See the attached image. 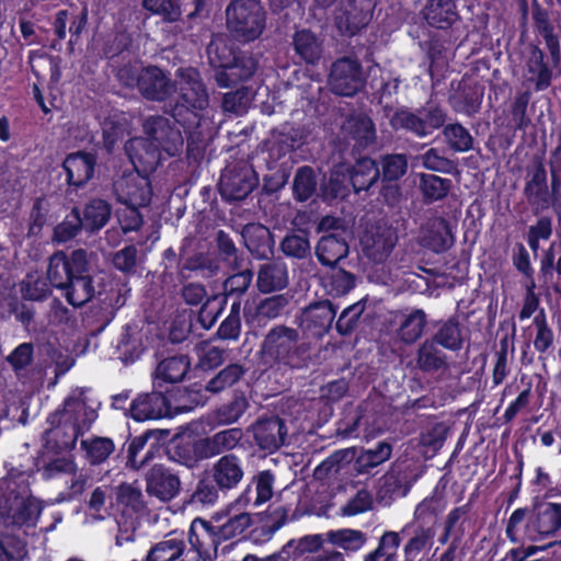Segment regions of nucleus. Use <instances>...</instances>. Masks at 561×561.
<instances>
[{
    "label": "nucleus",
    "mask_w": 561,
    "mask_h": 561,
    "mask_svg": "<svg viewBox=\"0 0 561 561\" xmlns=\"http://www.w3.org/2000/svg\"><path fill=\"white\" fill-rule=\"evenodd\" d=\"M422 14L428 26L440 31L450 30L460 20L455 0H428Z\"/></svg>",
    "instance_id": "nucleus-27"
},
{
    "label": "nucleus",
    "mask_w": 561,
    "mask_h": 561,
    "mask_svg": "<svg viewBox=\"0 0 561 561\" xmlns=\"http://www.w3.org/2000/svg\"><path fill=\"white\" fill-rule=\"evenodd\" d=\"M238 272L231 274L222 284L224 302L241 301L242 297L248 291L252 280L253 271L251 268L237 270Z\"/></svg>",
    "instance_id": "nucleus-53"
},
{
    "label": "nucleus",
    "mask_w": 561,
    "mask_h": 561,
    "mask_svg": "<svg viewBox=\"0 0 561 561\" xmlns=\"http://www.w3.org/2000/svg\"><path fill=\"white\" fill-rule=\"evenodd\" d=\"M170 432L165 430H147L130 439L127 447V465L140 469L152 457V450L165 440Z\"/></svg>",
    "instance_id": "nucleus-22"
},
{
    "label": "nucleus",
    "mask_w": 561,
    "mask_h": 561,
    "mask_svg": "<svg viewBox=\"0 0 561 561\" xmlns=\"http://www.w3.org/2000/svg\"><path fill=\"white\" fill-rule=\"evenodd\" d=\"M526 69L530 75L529 81L534 82L535 91L540 92L551 85L553 72L546 60L543 50L537 45H530L526 60Z\"/></svg>",
    "instance_id": "nucleus-40"
},
{
    "label": "nucleus",
    "mask_w": 561,
    "mask_h": 561,
    "mask_svg": "<svg viewBox=\"0 0 561 561\" xmlns=\"http://www.w3.org/2000/svg\"><path fill=\"white\" fill-rule=\"evenodd\" d=\"M249 408L250 402L245 392L234 389L232 398L215 410V421L218 425L234 424L244 415Z\"/></svg>",
    "instance_id": "nucleus-46"
},
{
    "label": "nucleus",
    "mask_w": 561,
    "mask_h": 561,
    "mask_svg": "<svg viewBox=\"0 0 561 561\" xmlns=\"http://www.w3.org/2000/svg\"><path fill=\"white\" fill-rule=\"evenodd\" d=\"M484 96V87L478 82L461 80L449 98L448 102L456 113L473 117L481 110Z\"/></svg>",
    "instance_id": "nucleus-23"
},
{
    "label": "nucleus",
    "mask_w": 561,
    "mask_h": 561,
    "mask_svg": "<svg viewBox=\"0 0 561 561\" xmlns=\"http://www.w3.org/2000/svg\"><path fill=\"white\" fill-rule=\"evenodd\" d=\"M43 506L33 496L0 504V516L5 523L18 527H34Z\"/></svg>",
    "instance_id": "nucleus-24"
},
{
    "label": "nucleus",
    "mask_w": 561,
    "mask_h": 561,
    "mask_svg": "<svg viewBox=\"0 0 561 561\" xmlns=\"http://www.w3.org/2000/svg\"><path fill=\"white\" fill-rule=\"evenodd\" d=\"M336 311L337 306L329 299L313 301L304 308L299 317V329L305 340H321L328 334Z\"/></svg>",
    "instance_id": "nucleus-9"
},
{
    "label": "nucleus",
    "mask_w": 561,
    "mask_h": 561,
    "mask_svg": "<svg viewBox=\"0 0 561 561\" xmlns=\"http://www.w3.org/2000/svg\"><path fill=\"white\" fill-rule=\"evenodd\" d=\"M167 454L170 460L188 469L196 467L199 461L207 459L206 453L203 450L202 438L175 440L167 447Z\"/></svg>",
    "instance_id": "nucleus-38"
},
{
    "label": "nucleus",
    "mask_w": 561,
    "mask_h": 561,
    "mask_svg": "<svg viewBox=\"0 0 561 561\" xmlns=\"http://www.w3.org/2000/svg\"><path fill=\"white\" fill-rule=\"evenodd\" d=\"M81 447L85 450L91 465L103 463L115 450V444L107 437H93L81 440Z\"/></svg>",
    "instance_id": "nucleus-63"
},
{
    "label": "nucleus",
    "mask_w": 561,
    "mask_h": 561,
    "mask_svg": "<svg viewBox=\"0 0 561 561\" xmlns=\"http://www.w3.org/2000/svg\"><path fill=\"white\" fill-rule=\"evenodd\" d=\"M180 94L169 111L174 122L187 135L186 158L190 163H201L205 156L206 142L197 130L201 124L199 112L208 105V93L201 72L194 67L179 68Z\"/></svg>",
    "instance_id": "nucleus-1"
},
{
    "label": "nucleus",
    "mask_w": 561,
    "mask_h": 561,
    "mask_svg": "<svg viewBox=\"0 0 561 561\" xmlns=\"http://www.w3.org/2000/svg\"><path fill=\"white\" fill-rule=\"evenodd\" d=\"M191 368L188 355L175 354L159 362L154 370L153 385L162 388L163 383L182 381Z\"/></svg>",
    "instance_id": "nucleus-35"
},
{
    "label": "nucleus",
    "mask_w": 561,
    "mask_h": 561,
    "mask_svg": "<svg viewBox=\"0 0 561 561\" xmlns=\"http://www.w3.org/2000/svg\"><path fill=\"white\" fill-rule=\"evenodd\" d=\"M31 473L20 468H12L0 480V504L26 499L31 495Z\"/></svg>",
    "instance_id": "nucleus-34"
},
{
    "label": "nucleus",
    "mask_w": 561,
    "mask_h": 561,
    "mask_svg": "<svg viewBox=\"0 0 561 561\" xmlns=\"http://www.w3.org/2000/svg\"><path fill=\"white\" fill-rule=\"evenodd\" d=\"M416 366L423 373H435L447 367L446 354L435 341L426 339L419 347Z\"/></svg>",
    "instance_id": "nucleus-47"
},
{
    "label": "nucleus",
    "mask_w": 561,
    "mask_h": 561,
    "mask_svg": "<svg viewBox=\"0 0 561 561\" xmlns=\"http://www.w3.org/2000/svg\"><path fill=\"white\" fill-rule=\"evenodd\" d=\"M188 542L191 549H186L185 561H202L216 554L222 540L213 520L196 518L190 528Z\"/></svg>",
    "instance_id": "nucleus-13"
},
{
    "label": "nucleus",
    "mask_w": 561,
    "mask_h": 561,
    "mask_svg": "<svg viewBox=\"0 0 561 561\" xmlns=\"http://www.w3.org/2000/svg\"><path fill=\"white\" fill-rule=\"evenodd\" d=\"M327 542L348 552H356L367 541L366 534L358 529L341 528L324 534Z\"/></svg>",
    "instance_id": "nucleus-52"
},
{
    "label": "nucleus",
    "mask_w": 561,
    "mask_h": 561,
    "mask_svg": "<svg viewBox=\"0 0 561 561\" xmlns=\"http://www.w3.org/2000/svg\"><path fill=\"white\" fill-rule=\"evenodd\" d=\"M83 404L79 398L70 396L64 400L62 408L47 416L50 427L44 433L45 448L60 454L76 447L78 437L82 435L76 414Z\"/></svg>",
    "instance_id": "nucleus-6"
},
{
    "label": "nucleus",
    "mask_w": 561,
    "mask_h": 561,
    "mask_svg": "<svg viewBox=\"0 0 561 561\" xmlns=\"http://www.w3.org/2000/svg\"><path fill=\"white\" fill-rule=\"evenodd\" d=\"M227 28L239 42L250 43L263 33L266 13L260 0H232L226 8Z\"/></svg>",
    "instance_id": "nucleus-7"
},
{
    "label": "nucleus",
    "mask_w": 561,
    "mask_h": 561,
    "mask_svg": "<svg viewBox=\"0 0 561 561\" xmlns=\"http://www.w3.org/2000/svg\"><path fill=\"white\" fill-rule=\"evenodd\" d=\"M242 238L248 251L259 260H267L274 254L275 240L271 230L259 222L243 227Z\"/></svg>",
    "instance_id": "nucleus-26"
},
{
    "label": "nucleus",
    "mask_w": 561,
    "mask_h": 561,
    "mask_svg": "<svg viewBox=\"0 0 561 561\" xmlns=\"http://www.w3.org/2000/svg\"><path fill=\"white\" fill-rule=\"evenodd\" d=\"M96 162V153L91 151L68 153L62 162L68 187L77 190L85 186L94 175Z\"/></svg>",
    "instance_id": "nucleus-18"
},
{
    "label": "nucleus",
    "mask_w": 561,
    "mask_h": 561,
    "mask_svg": "<svg viewBox=\"0 0 561 561\" xmlns=\"http://www.w3.org/2000/svg\"><path fill=\"white\" fill-rule=\"evenodd\" d=\"M291 45L298 64L317 66L320 62L323 54V43L310 30L296 31L293 35Z\"/></svg>",
    "instance_id": "nucleus-30"
},
{
    "label": "nucleus",
    "mask_w": 561,
    "mask_h": 561,
    "mask_svg": "<svg viewBox=\"0 0 561 561\" xmlns=\"http://www.w3.org/2000/svg\"><path fill=\"white\" fill-rule=\"evenodd\" d=\"M330 270L321 277V283L327 294L333 298L347 295L356 286L354 273L337 265L329 266Z\"/></svg>",
    "instance_id": "nucleus-44"
},
{
    "label": "nucleus",
    "mask_w": 561,
    "mask_h": 561,
    "mask_svg": "<svg viewBox=\"0 0 561 561\" xmlns=\"http://www.w3.org/2000/svg\"><path fill=\"white\" fill-rule=\"evenodd\" d=\"M219 539L224 541L242 535L252 525V515L248 512H234L224 523L220 518L213 517Z\"/></svg>",
    "instance_id": "nucleus-51"
},
{
    "label": "nucleus",
    "mask_w": 561,
    "mask_h": 561,
    "mask_svg": "<svg viewBox=\"0 0 561 561\" xmlns=\"http://www.w3.org/2000/svg\"><path fill=\"white\" fill-rule=\"evenodd\" d=\"M505 535L514 543L539 540V533H537L536 524L533 523L531 511L527 507L516 508L507 520Z\"/></svg>",
    "instance_id": "nucleus-32"
},
{
    "label": "nucleus",
    "mask_w": 561,
    "mask_h": 561,
    "mask_svg": "<svg viewBox=\"0 0 561 561\" xmlns=\"http://www.w3.org/2000/svg\"><path fill=\"white\" fill-rule=\"evenodd\" d=\"M533 523L536 524L540 539L553 535L561 529V504L548 502H535L531 510Z\"/></svg>",
    "instance_id": "nucleus-36"
},
{
    "label": "nucleus",
    "mask_w": 561,
    "mask_h": 561,
    "mask_svg": "<svg viewBox=\"0 0 561 561\" xmlns=\"http://www.w3.org/2000/svg\"><path fill=\"white\" fill-rule=\"evenodd\" d=\"M431 340L449 351L461 350L463 339L458 319L451 317L443 322Z\"/></svg>",
    "instance_id": "nucleus-57"
},
{
    "label": "nucleus",
    "mask_w": 561,
    "mask_h": 561,
    "mask_svg": "<svg viewBox=\"0 0 561 561\" xmlns=\"http://www.w3.org/2000/svg\"><path fill=\"white\" fill-rule=\"evenodd\" d=\"M186 552L184 535L170 533L150 547L145 561H185Z\"/></svg>",
    "instance_id": "nucleus-33"
},
{
    "label": "nucleus",
    "mask_w": 561,
    "mask_h": 561,
    "mask_svg": "<svg viewBox=\"0 0 561 561\" xmlns=\"http://www.w3.org/2000/svg\"><path fill=\"white\" fill-rule=\"evenodd\" d=\"M280 251L289 259L306 260L310 257L309 231L299 229L287 233L280 242Z\"/></svg>",
    "instance_id": "nucleus-48"
},
{
    "label": "nucleus",
    "mask_w": 561,
    "mask_h": 561,
    "mask_svg": "<svg viewBox=\"0 0 561 561\" xmlns=\"http://www.w3.org/2000/svg\"><path fill=\"white\" fill-rule=\"evenodd\" d=\"M443 135L450 149L456 152H467L473 148V137L460 123L447 124Z\"/></svg>",
    "instance_id": "nucleus-62"
},
{
    "label": "nucleus",
    "mask_w": 561,
    "mask_h": 561,
    "mask_svg": "<svg viewBox=\"0 0 561 561\" xmlns=\"http://www.w3.org/2000/svg\"><path fill=\"white\" fill-rule=\"evenodd\" d=\"M380 170V182L399 181L408 172L409 160L405 153H386L377 162Z\"/></svg>",
    "instance_id": "nucleus-56"
},
{
    "label": "nucleus",
    "mask_w": 561,
    "mask_h": 561,
    "mask_svg": "<svg viewBox=\"0 0 561 561\" xmlns=\"http://www.w3.org/2000/svg\"><path fill=\"white\" fill-rule=\"evenodd\" d=\"M176 81H173L169 73L158 66H147L140 70V83L138 91L141 96L152 102H163L171 98L176 91L180 94V79L175 71Z\"/></svg>",
    "instance_id": "nucleus-12"
},
{
    "label": "nucleus",
    "mask_w": 561,
    "mask_h": 561,
    "mask_svg": "<svg viewBox=\"0 0 561 561\" xmlns=\"http://www.w3.org/2000/svg\"><path fill=\"white\" fill-rule=\"evenodd\" d=\"M413 536L403 546V561H415L416 557L428 546L435 537V529L413 525Z\"/></svg>",
    "instance_id": "nucleus-64"
},
{
    "label": "nucleus",
    "mask_w": 561,
    "mask_h": 561,
    "mask_svg": "<svg viewBox=\"0 0 561 561\" xmlns=\"http://www.w3.org/2000/svg\"><path fill=\"white\" fill-rule=\"evenodd\" d=\"M445 476H443L433 492L424 497L415 507L413 515V525L428 529H435L438 515L444 511L445 503L443 495L438 490H445L446 482L443 483Z\"/></svg>",
    "instance_id": "nucleus-29"
},
{
    "label": "nucleus",
    "mask_w": 561,
    "mask_h": 561,
    "mask_svg": "<svg viewBox=\"0 0 561 561\" xmlns=\"http://www.w3.org/2000/svg\"><path fill=\"white\" fill-rule=\"evenodd\" d=\"M331 91L340 96H354L365 85L362 65L348 57L335 60L328 78Z\"/></svg>",
    "instance_id": "nucleus-10"
},
{
    "label": "nucleus",
    "mask_w": 561,
    "mask_h": 561,
    "mask_svg": "<svg viewBox=\"0 0 561 561\" xmlns=\"http://www.w3.org/2000/svg\"><path fill=\"white\" fill-rule=\"evenodd\" d=\"M245 477L243 459L236 454H225L204 470L191 495L193 504L214 505L220 494L237 490Z\"/></svg>",
    "instance_id": "nucleus-5"
},
{
    "label": "nucleus",
    "mask_w": 561,
    "mask_h": 561,
    "mask_svg": "<svg viewBox=\"0 0 561 561\" xmlns=\"http://www.w3.org/2000/svg\"><path fill=\"white\" fill-rule=\"evenodd\" d=\"M370 20V0H345L341 7V14L336 16V24L350 36H354L366 27Z\"/></svg>",
    "instance_id": "nucleus-25"
},
{
    "label": "nucleus",
    "mask_w": 561,
    "mask_h": 561,
    "mask_svg": "<svg viewBox=\"0 0 561 561\" xmlns=\"http://www.w3.org/2000/svg\"><path fill=\"white\" fill-rule=\"evenodd\" d=\"M398 242L396 229L386 224H376L360 238L364 254L376 264L387 261Z\"/></svg>",
    "instance_id": "nucleus-15"
},
{
    "label": "nucleus",
    "mask_w": 561,
    "mask_h": 561,
    "mask_svg": "<svg viewBox=\"0 0 561 561\" xmlns=\"http://www.w3.org/2000/svg\"><path fill=\"white\" fill-rule=\"evenodd\" d=\"M51 287L48 275L27 273L21 283V295L24 300L43 301L51 294Z\"/></svg>",
    "instance_id": "nucleus-59"
},
{
    "label": "nucleus",
    "mask_w": 561,
    "mask_h": 561,
    "mask_svg": "<svg viewBox=\"0 0 561 561\" xmlns=\"http://www.w3.org/2000/svg\"><path fill=\"white\" fill-rule=\"evenodd\" d=\"M253 438L261 450L274 453L285 442L287 427L276 415L259 419L253 425Z\"/></svg>",
    "instance_id": "nucleus-21"
},
{
    "label": "nucleus",
    "mask_w": 561,
    "mask_h": 561,
    "mask_svg": "<svg viewBox=\"0 0 561 561\" xmlns=\"http://www.w3.org/2000/svg\"><path fill=\"white\" fill-rule=\"evenodd\" d=\"M13 373L18 376H25L34 370L35 345L32 342H22L16 345L5 357Z\"/></svg>",
    "instance_id": "nucleus-49"
},
{
    "label": "nucleus",
    "mask_w": 561,
    "mask_h": 561,
    "mask_svg": "<svg viewBox=\"0 0 561 561\" xmlns=\"http://www.w3.org/2000/svg\"><path fill=\"white\" fill-rule=\"evenodd\" d=\"M263 364L280 370H300L309 367L312 360V346L298 329L286 324L272 327L260 346Z\"/></svg>",
    "instance_id": "nucleus-3"
},
{
    "label": "nucleus",
    "mask_w": 561,
    "mask_h": 561,
    "mask_svg": "<svg viewBox=\"0 0 561 561\" xmlns=\"http://www.w3.org/2000/svg\"><path fill=\"white\" fill-rule=\"evenodd\" d=\"M130 287L125 278L103 274L98 277L95 297L101 304V308L106 311L111 322L117 310H119L127 300Z\"/></svg>",
    "instance_id": "nucleus-16"
},
{
    "label": "nucleus",
    "mask_w": 561,
    "mask_h": 561,
    "mask_svg": "<svg viewBox=\"0 0 561 561\" xmlns=\"http://www.w3.org/2000/svg\"><path fill=\"white\" fill-rule=\"evenodd\" d=\"M248 369L240 363H231L217 371L205 385L204 390L218 394L225 390L237 387L243 379Z\"/></svg>",
    "instance_id": "nucleus-45"
},
{
    "label": "nucleus",
    "mask_w": 561,
    "mask_h": 561,
    "mask_svg": "<svg viewBox=\"0 0 561 561\" xmlns=\"http://www.w3.org/2000/svg\"><path fill=\"white\" fill-rule=\"evenodd\" d=\"M171 403L161 391L139 393L128 404V417L136 422L160 420L170 415Z\"/></svg>",
    "instance_id": "nucleus-17"
},
{
    "label": "nucleus",
    "mask_w": 561,
    "mask_h": 561,
    "mask_svg": "<svg viewBox=\"0 0 561 561\" xmlns=\"http://www.w3.org/2000/svg\"><path fill=\"white\" fill-rule=\"evenodd\" d=\"M129 159L136 172L148 174L149 176L161 164L162 151L149 137L147 139H138L131 144Z\"/></svg>",
    "instance_id": "nucleus-31"
},
{
    "label": "nucleus",
    "mask_w": 561,
    "mask_h": 561,
    "mask_svg": "<svg viewBox=\"0 0 561 561\" xmlns=\"http://www.w3.org/2000/svg\"><path fill=\"white\" fill-rule=\"evenodd\" d=\"M112 206L103 198H91L81 213L84 230L94 233L104 228L111 219Z\"/></svg>",
    "instance_id": "nucleus-43"
},
{
    "label": "nucleus",
    "mask_w": 561,
    "mask_h": 561,
    "mask_svg": "<svg viewBox=\"0 0 561 561\" xmlns=\"http://www.w3.org/2000/svg\"><path fill=\"white\" fill-rule=\"evenodd\" d=\"M46 274L54 288L61 290L72 307H82L95 297L98 280L91 275L89 254L82 248L69 254L54 252L49 256Z\"/></svg>",
    "instance_id": "nucleus-2"
},
{
    "label": "nucleus",
    "mask_w": 561,
    "mask_h": 561,
    "mask_svg": "<svg viewBox=\"0 0 561 561\" xmlns=\"http://www.w3.org/2000/svg\"><path fill=\"white\" fill-rule=\"evenodd\" d=\"M350 247L345 238V232H331L323 234L316 245V256L323 266L337 265L348 255Z\"/></svg>",
    "instance_id": "nucleus-28"
},
{
    "label": "nucleus",
    "mask_w": 561,
    "mask_h": 561,
    "mask_svg": "<svg viewBox=\"0 0 561 561\" xmlns=\"http://www.w3.org/2000/svg\"><path fill=\"white\" fill-rule=\"evenodd\" d=\"M289 301L287 294H277L260 300L254 308L245 306L243 309L245 322L252 324L255 321L260 323L261 320L276 319L284 312Z\"/></svg>",
    "instance_id": "nucleus-39"
},
{
    "label": "nucleus",
    "mask_w": 561,
    "mask_h": 561,
    "mask_svg": "<svg viewBox=\"0 0 561 561\" xmlns=\"http://www.w3.org/2000/svg\"><path fill=\"white\" fill-rule=\"evenodd\" d=\"M426 313L422 309H414L404 314L398 329L399 337L407 344L417 341L426 325Z\"/></svg>",
    "instance_id": "nucleus-58"
},
{
    "label": "nucleus",
    "mask_w": 561,
    "mask_h": 561,
    "mask_svg": "<svg viewBox=\"0 0 561 561\" xmlns=\"http://www.w3.org/2000/svg\"><path fill=\"white\" fill-rule=\"evenodd\" d=\"M317 185V174L313 168L310 165L299 167L293 181L294 198L300 203L307 202L316 193Z\"/></svg>",
    "instance_id": "nucleus-55"
},
{
    "label": "nucleus",
    "mask_w": 561,
    "mask_h": 561,
    "mask_svg": "<svg viewBox=\"0 0 561 561\" xmlns=\"http://www.w3.org/2000/svg\"><path fill=\"white\" fill-rule=\"evenodd\" d=\"M116 201L122 205L148 206L153 192L148 174L140 172L124 173L113 183Z\"/></svg>",
    "instance_id": "nucleus-11"
},
{
    "label": "nucleus",
    "mask_w": 561,
    "mask_h": 561,
    "mask_svg": "<svg viewBox=\"0 0 561 561\" xmlns=\"http://www.w3.org/2000/svg\"><path fill=\"white\" fill-rule=\"evenodd\" d=\"M215 247L219 260L231 270H240L243 256L231 236L222 229L215 233Z\"/></svg>",
    "instance_id": "nucleus-50"
},
{
    "label": "nucleus",
    "mask_w": 561,
    "mask_h": 561,
    "mask_svg": "<svg viewBox=\"0 0 561 561\" xmlns=\"http://www.w3.org/2000/svg\"><path fill=\"white\" fill-rule=\"evenodd\" d=\"M207 56L219 88H230L252 79L259 60L250 50H243L224 37L211 38Z\"/></svg>",
    "instance_id": "nucleus-4"
},
{
    "label": "nucleus",
    "mask_w": 561,
    "mask_h": 561,
    "mask_svg": "<svg viewBox=\"0 0 561 561\" xmlns=\"http://www.w3.org/2000/svg\"><path fill=\"white\" fill-rule=\"evenodd\" d=\"M379 180V165L369 157L358 159L350 169V182L356 193L368 191Z\"/></svg>",
    "instance_id": "nucleus-42"
},
{
    "label": "nucleus",
    "mask_w": 561,
    "mask_h": 561,
    "mask_svg": "<svg viewBox=\"0 0 561 561\" xmlns=\"http://www.w3.org/2000/svg\"><path fill=\"white\" fill-rule=\"evenodd\" d=\"M144 130L169 157H175L182 152L184 138L181 130L169 118L160 115L149 116L144 123Z\"/></svg>",
    "instance_id": "nucleus-14"
},
{
    "label": "nucleus",
    "mask_w": 561,
    "mask_h": 561,
    "mask_svg": "<svg viewBox=\"0 0 561 561\" xmlns=\"http://www.w3.org/2000/svg\"><path fill=\"white\" fill-rule=\"evenodd\" d=\"M524 195L536 213L548 209L557 201L558 194L553 195L552 190L549 191L547 170L541 160L535 164L526 180Z\"/></svg>",
    "instance_id": "nucleus-19"
},
{
    "label": "nucleus",
    "mask_w": 561,
    "mask_h": 561,
    "mask_svg": "<svg viewBox=\"0 0 561 561\" xmlns=\"http://www.w3.org/2000/svg\"><path fill=\"white\" fill-rule=\"evenodd\" d=\"M259 185V175L252 164L237 160L226 165L221 171L218 192L226 202L245 199Z\"/></svg>",
    "instance_id": "nucleus-8"
},
{
    "label": "nucleus",
    "mask_w": 561,
    "mask_h": 561,
    "mask_svg": "<svg viewBox=\"0 0 561 561\" xmlns=\"http://www.w3.org/2000/svg\"><path fill=\"white\" fill-rule=\"evenodd\" d=\"M180 489V478L162 465H153L146 473L147 493L162 502L176 497Z\"/></svg>",
    "instance_id": "nucleus-20"
},
{
    "label": "nucleus",
    "mask_w": 561,
    "mask_h": 561,
    "mask_svg": "<svg viewBox=\"0 0 561 561\" xmlns=\"http://www.w3.org/2000/svg\"><path fill=\"white\" fill-rule=\"evenodd\" d=\"M243 436V431L240 427L216 432L211 436L202 438L203 450H205L207 459L225 454H233L232 450L241 444Z\"/></svg>",
    "instance_id": "nucleus-37"
},
{
    "label": "nucleus",
    "mask_w": 561,
    "mask_h": 561,
    "mask_svg": "<svg viewBox=\"0 0 561 561\" xmlns=\"http://www.w3.org/2000/svg\"><path fill=\"white\" fill-rule=\"evenodd\" d=\"M404 478L400 472L390 470L380 479L377 490V500L380 503L390 504L396 497L404 496L407 489L403 484Z\"/></svg>",
    "instance_id": "nucleus-60"
},
{
    "label": "nucleus",
    "mask_w": 561,
    "mask_h": 561,
    "mask_svg": "<svg viewBox=\"0 0 561 561\" xmlns=\"http://www.w3.org/2000/svg\"><path fill=\"white\" fill-rule=\"evenodd\" d=\"M288 285V271L284 263L272 261L260 266L256 277L257 290L262 294L278 291Z\"/></svg>",
    "instance_id": "nucleus-41"
},
{
    "label": "nucleus",
    "mask_w": 561,
    "mask_h": 561,
    "mask_svg": "<svg viewBox=\"0 0 561 561\" xmlns=\"http://www.w3.org/2000/svg\"><path fill=\"white\" fill-rule=\"evenodd\" d=\"M451 188V180L432 173L420 175V190L426 203L443 201Z\"/></svg>",
    "instance_id": "nucleus-54"
},
{
    "label": "nucleus",
    "mask_w": 561,
    "mask_h": 561,
    "mask_svg": "<svg viewBox=\"0 0 561 561\" xmlns=\"http://www.w3.org/2000/svg\"><path fill=\"white\" fill-rule=\"evenodd\" d=\"M84 225L81 220V211L73 207L65 219L54 228V240L58 243H66L76 238Z\"/></svg>",
    "instance_id": "nucleus-61"
}]
</instances>
